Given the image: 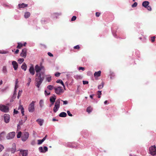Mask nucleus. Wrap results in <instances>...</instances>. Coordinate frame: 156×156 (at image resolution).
Returning <instances> with one entry per match:
<instances>
[{
	"instance_id": "obj_60",
	"label": "nucleus",
	"mask_w": 156,
	"mask_h": 156,
	"mask_svg": "<svg viewBox=\"0 0 156 156\" xmlns=\"http://www.w3.org/2000/svg\"><path fill=\"white\" fill-rule=\"evenodd\" d=\"M2 156H9V155L7 153H5L3 154Z\"/></svg>"
},
{
	"instance_id": "obj_53",
	"label": "nucleus",
	"mask_w": 156,
	"mask_h": 156,
	"mask_svg": "<svg viewBox=\"0 0 156 156\" xmlns=\"http://www.w3.org/2000/svg\"><path fill=\"white\" fill-rule=\"evenodd\" d=\"M48 54L49 56L50 57H53V54L50 52H48Z\"/></svg>"
},
{
	"instance_id": "obj_12",
	"label": "nucleus",
	"mask_w": 156,
	"mask_h": 156,
	"mask_svg": "<svg viewBox=\"0 0 156 156\" xmlns=\"http://www.w3.org/2000/svg\"><path fill=\"white\" fill-rule=\"evenodd\" d=\"M20 153L22 155V156H27L28 154V151L27 150H22L20 151Z\"/></svg>"
},
{
	"instance_id": "obj_55",
	"label": "nucleus",
	"mask_w": 156,
	"mask_h": 156,
	"mask_svg": "<svg viewBox=\"0 0 156 156\" xmlns=\"http://www.w3.org/2000/svg\"><path fill=\"white\" fill-rule=\"evenodd\" d=\"M46 137L47 136H46L42 140H41L42 143L46 140Z\"/></svg>"
},
{
	"instance_id": "obj_6",
	"label": "nucleus",
	"mask_w": 156,
	"mask_h": 156,
	"mask_svg": "<svg viewBox=\"0 0 156 156\" xmlns=\"http://www.w3.org/2000/svg\"><path fill=\"white\" fill-rule=\"evenodd\" d=\"M29 133L27 132H24L23 133L22 137V140L23 141H26L29 137Z\"/></svg>"
},
{
	"instance_id": "obj_9",
	"label": "nucleus",
	"mask_w": 156,
	"mask_h": 156,
	"mask_svg": "<svg viewBox=\"0 0 156 156\" xmlns=\"http://www.w3.org/2000/svg\"><path fill=\"white\" fill-rule=\"evenodd\" d=\"M35 68L36 72V73L40 74L41 72L39 73V72L42 69H44V67L43 66H39L38 65H37L35 66Z\"/></svg>"
},
{
	"instance_id": "obj_30",
	"label": "nucleus",
	"mask_w": 156,
	"mask_h": 156,
	"mask_svg": "<svg viewBox=\"0 0 156 156\" xmlns=\"http://www.w3.org/2000/svg\"><path fill=\"white\" fill-rule=\"evenodd\" d=\"M23 46V44L20 43H18V45L17 46V48L19 49L20 48Z\"/></svg>"
},
{
	"instance_id": "obj_59",
	"label": "nucleus",
	"mask_w": 156,
	"mask_h": 156,
	"mask_svg": "<svg viewBox=\"0 0 156 156\" xmlns=\"http://www.w3.org/2000/svg\"><path fill=\"white\" fill-rule=\"evenodd\" d=\"M18 112L17 111L15 110H14V113L15 114H17L18 113Z\"/></svg>"
},
{
	"instance_id": "obj_38",
	"label": "nucleus",
	"mask_w": 156,
	"mask_h": 156,
	"mask_svg": "<svg viewBox=\"0 0 156 156\" xmlns=\"http://www.w3.org/2000/svg\"><path fill=\"white\" fill-rule=\"evenodd\" d=\"M155 38L156 37L155 36H153L151 37V41L152 42H153L155 41Z\"/></svg>"
},
{
	"instance_id": "obj_48",
	"label": "nucleus",
	"mask_w": 156,
	"mask_h": 156,
	"mask_svg": "<svg viewBox=\"0 0 156 156\" xmlns=\"http://www.w3.org/2000/svg\"><path fill=\"white\" fill-rule=\"evenodd\" d=\"M67 114H68V115L69 116H72L73 115H72V114H71L70 113V111H67Z\"/></svg>"
},
{
	"instance_id": "obj_52",
	"label": "nucleus",
	"mask_w": 156,
	"mask_h": 156,
	"mask_svg": "<svg viewBox=\"0 0 156 156\" xmlns=\"http://www.w3.org/2000/svg\"><path fill=\"white\" fill-rule=\"evenodd\" d=\"M79 70H82L83 71H84V69H85V68L84 67H79Z\"/></svg>"
},
{
	"instance_id": "obj_43",
	"label": "nucleus",
	"mask_w": 156,
	"mask_h": 156,
	"mask_svg": "<svg viewBox=\"0 0 156 156\" xmlns=\"http://www.w3.org/2000/svg\"><path fill=\"white\" fill-rule=\"evenodd\" d=\"M31 81V79L30 78H29L28 79V82L27 83V85L29 86L30 84V82Z\"/></svg>"
},
{
	"instance_id": "obj_20",
	"label": "nucleus",
	"mask_w": 156,
	"mask_h": 156,
	"mask_svg": "<svg viewBox=\"0 0 156 156\" xmlns=\"http://www.w3.org/2000/svg\"><path fill=\"white\" fill-rule=\"evenodd\" d=\"M36 121L40 126H41L42 125L44 122V120L41 119H38L36 120Z\"/></svg>"
},
{
	"instance_id": "obj_17",
	"label": "nucleus",
	"mask_w": 156,
	"mask_h": 156,
	"mask_svg": "<svg viewBox=\"0 0 156 156\" xmlns=\"http://www.w3.org/2000/svg\"><path fill=\"white\" fill-rule=\"evenodd\" d=\"M12 148L11 151L12 153H14L16 151V144H15L13 143L12 145Z\"/></svg>"
},
{
	"instance_id": "obj_29",
	"label": "nucleus",
	"mask_w": 156,
	"mask_h": 156,
	"mask_svg": "<svg viewBox=\"0 0 156 156\" xmlns=\"http://www.w3.org/2000/svg\"><path fill=\"white\" fill-rule=\"evenodd\" d=\"M5 134V132H3L0 134V140H2V138H3Z\"/></svg>"
},
{
	"instance_id": "obj_61",
	"label": "nucleus",
	"mask_w": 156,
	"mask_h": 156,
	"mask_svg": "<svg viewBox=\"0 0 156 156\" xmlns=\"http://www.w3.org/2000/svg\"><path fill=\"white\" fill-rule=\"evenodd\" d=\"M19 52V50L18 49H17L15 52V53L17 54Z\"/></svg>"
},
{
	"instance_id": "obj_21",
	"label": "nucleus",
	"mask_w": 156,
	"mask_h": 156,
	"mask_svg": "<svg viewBox=\"0 0 156 156\" xmlns=\"http://www.w3.org/2000/svg\"><path fill=\"white\" fill-rule=\"evenodd\" d=\"M101 72L99 71L98 72H95L94 73V75L95 77H99L101 76Z\"/></svg>"
},
{
	"instance_id": "obj_3",
	"label": "nucleus",
	"mask_w": 156,
	"mask_h": 156,
	"mask_svg": "<svg viewBox=\"0 0 156 156\" xmlns=\"http://www.w3.org/2000/svg\"><path fill=\"white\" fill-rule=\"evenodd\" d=\"M60 101L59 99L55 101V106L53 108V111L55 113L60 107Z\"/></svg>"
},
{
	"instance_id": "obj_10",
	"label": "nucleus",
	"mask_w": 156,
	"mask_h": 156,
	"mask_svg": "<svg viewBox=\"0 0 156 156\" xmlns=\"http://www.w3.org/2000/svg\"><path fill=\"white\" fill-rule=\"evenodd\" d=\"M27 49L26 48H24L22 49V51L20 54L21 56L25 58L27 56Z\"/></svg>"
},
{
	"instance_id": "obj_31",
	"label": "nucleus",
	"mask_w": 156,
	"mask_h": 156,
	"mask_svg": "<svg viewBox=\"0 0 156 156\" xmlns=\"http://www.w3.org/2000/svg\"><path fill=\"white\" fill-rule=\"evenodd\" d=\"M47 88L49 90H52L53 88H54V87L52 85H48L47 86Z\"/></svg>"
},
{
	"instance_id": "obj_14",
	"label": "nucleus",
	"mask_w": 156,
	"mask_h": 156,
	"mask_svg": "<svg viewBox=\"0 0 156 156\" xmlns=\"http://www.w3.org/2000/svg\"><path fill=\"white\" fill-rule=\"evenodd\" d=\"M4 119L5 122L6 123H8L9 122L10 119L9 115L7 114H5L4 115Z\"/></svg>"
},
{
	"instance_id": "obj_49",
	"label": "nucleus",
	"mask_w": 156,
	"mask_h": 156,
	"mask_svg": "<svg viewBox=\"0 0 156 156\" xmlns=\"http://www.w3.org/2000/svg\"><path fill=\"white\" fill-rule=\"evenodd\" d=\"M61 100L63 102L64 105H66L68 103V101H64L62 100Z\"/></svg>"
},
{
	"instance_id": "obj_44",
	"label": "nucleus",
	"mask_w": 156,
	"mask_h": 156,
	"mask_svg": "<svg viewBox=\"0 0 156 156\" xmlns=\"http://www.w3.org/2000/svg\"><path fill=\"white\" fill-rule=\"evenodd\" d=\"M146 8L149 11H151L152 10V9H151V7L150 6H149L148 5L147 7H146Z\"/></svg>"
},
{
	"instance_id": "obj_54",
	"label": "nucleus",
	"mask_w": 156,
	"mask_h": 156,
	"mask_svg": "<svg viewBox=\"0 0 156 156\" xmlns=\"http://www.w3.org/2000/svg\"><path fill=\"white\" fill-rule=\"evenodd\" d=\"M46 137L47 136H46L42 140H41L42 143L46 140Z\"/></svg>"
},
{
	"instance_id": "obj_36",
	"label": "nucleus",
	"mask_w": 156,
	"mask_h": 156,
	"mask_svg": "<svg viewBox=\"0 0 156 156\" xmlns=\"http://www.w3.org/2000/svg\"><path fill=\"white\" fill-rule=\"evenodd\" d=\"M22 133L21 132H18V134H17V137L18 138H20L21 136Z\"/></svg>"
},
{
	"instance_id": "obj_33",
	"label": "nucleus",
	"mask_w": 156,
	"mask_h": 156,
	"mask_svg": "<svg viewBox=\"0 0 156 156\" xmlns=\"http://www.w3.org/2000/svg\"><path fill=\"white\" fill-rule=\"evenodd\" d=\"M2 71L3 73H6L7 72V69L6 66H4L3 67Z\"/></svg>"
},
{
	"instance_id": "obj_26",
	"label": "nucleus",
	"mask_w": 156,
	"mask_h": 156,
	"mask_svg": "<svg viewBox=\"0 0 156 156\" xmlns=\"http://www.w3.org/2000/svg\"><path fill=\"white\" fill-rule=\"evenodd\" d=\"M30 16V13L29 12H25L24 15V17L26 18H28Z\"/></svg>"
},
{
	"instance_id": "obj_16",
	"label": "nucleus",
	"mask_w": 156,
	"mask_h": 156,
	"mask_svg": "<svg viewBox=\"0 0 156 156\" xmlns=\"http://www.w3.org/2000/svg\"><path fill=\"white\" fill-rule=\"evenodd\" d=\"M56 99V97L55 96L50 97V100L51 102L52 103V105H53L54 104Z\"/></svg>"
},
{
	"instance_id": "obj_56",
	"label": "nucleus",
	"mask_w": 156,
	"mask_h": 156,
	"mask_svg": "<svg viewBox=\"0 0 156 156\" xmlns=\"http://www.w3.org/2000/svg\"><path fill=\"white\" fill-rule=\"evenodd\" d=\"M38 144H41L42 143V142L41 141V140H38Z\"/></svg>"
},
{
	"instance_id": "obj_23",
	"label": "nucleus",
	"mask_w": 156,
	"mask_h": 156,
	"mask_svg": "<svg viewBox=\"0 0 156 156\" xmlns=\"http://www.w3.org/2000/svg\"><path fill=\"white\" fill-rule=\"evenodd\" d=\"M59 116L60 117H65L66 116L67 114L65 112H62L59 114Z\"/></svg>"
},
{
	"instance_id": "obj_24",
	"label": "nucleus",
	"mask_w": 156,
	"mask_h": 156,
	"mask_svg": "<svg viewBox=\"0 0 156 156\" xmlns=\"http://www.w3.org/2000/svg\"><path fill=\"white\" fill-rule=\"evenodd\" d=\"M21 68L25 71L27 69V66L25 63H24L21 66Z\"/></svg>"
},
{
	"instance_id": "obj_15",
	"label": "nucleus",
	"mask_w": 156,
	"mask_h": 156,
	"mask_svg": "<svg viewBox=\"0 0 156 156\" xmlns=\"http://www.w3.org/2000/svg\"><path fill=\"white\" fill-rule=\"evenodd\" d=\"M29 71L30 74H31L32 75H33L35 74V71L34 70V69L33 66H31L29 69Z\"/></svg>"
},
{
	"instance_id": "obj_57",
	"label": "nucleus",
	"mask_w": 156,
	"mask_h": 156,
	"mask_svg": "<svg viewBox=\"0 0 156 156\" xmlns=\"http://www.w3.org/2000/svg\"><path fill=\"white\" fill-rule=\"evenodd\" d=\"M18 84H16V85L15 84V90H16L18 88Z\"/></svg>"
},
{
	"instance_id": "obj_42",
	"label": "nucleus",
	"mask_w": 156,
	"mask_h": 156,
	"mask_svg": "<svg viewBox=\"0 0 156 156\" xmlns=\"http://www.w3.org/2000/svg\"><path fill=\"white\" fill-rule=\"evenodd\" d=\"M44 93L46 95H48L50 94V92H47L46 90L45 91Z\"/></svg>"
},
{
	"instance_id": "obj_64",
	"label": "nucleus",
	"mask_w": 156,
	"mask_h": 156,
	"mask_svg": "<svg viewBox=\"0 0 156 156\" xmlns=\"http://www.w3.org/2000/svg\"><path fill=\"white\" fill-rule=\"evenodd\" d=\"M108 101L106 100L104 101V103L105 104H107Z\"/></svg>"
},
{
	"instance_id": "obj_8",
	"label": "nucleus",
	"mask_w": 156,
	"mask_h": 156,
	"mask_svg": "<svg viewBox=\"0 0 156 156\" xmlns=\"http://www.w3.org/2000/svg\"><path fill=\"white\" fill-rule=\"evenodd\" d=\"M62 87H58L57 88H55V92L58 94H60L61 93L64 92V90L61 89Z\"/></svg>"
},
{
	"instance_id": "obj_22",
	"label": "nucleus",
	"mask_w": 156,
	"mask_h": 156,
	"mask_svg": "<svg viewBox=\"0 0 156 156\" xmlns=\"http://www.w3.org/2000/svg\"><path fill=\"white\" fill-rule=\"evenodd\" d=\"M18 109H20L23 115H24V109L23 107L21 105H20Z\"/></svg>"
},
{
	"instance_id": "obj_62",
	"label": "nucleus",
	"mask_w": 156,
	"mask_h": 156,
	"mask_svg": "<svg viewBox=\"0 0 156 156\" xmlns=\"http://www.w3.org/2000/svg\"><path fill=\"white\" fill-rule=\"evenodd\" d=\"M18 79H17L16 80V82H15V84L16 85L18 84Z\"/></svg>"
},
{
	"instance_id": "obj_13",
	"label": "nucleus",
	"mask_w": 156,
	"mask_h": 156,
	"mask_svg": "<svg viewBox=\"0 0 156 156\" xmlns=\"http://www.w3.org/2000/svg\"><path fill=\"white\" fill-rule=\"evenodd\" d=\"M12 65L15 70L17 69L18 67L17 63L15 61H13L12 62Z\"/></svg>"
},
{
	"instance_id": "obj_45",
	"label": "nucleus",
	"mask_w": 156,
	"mask_h": 156,
	"mask_svg": "<svg viewBox=\"0 0 156 156\" xmlns=\"http://www.w3.org/2000/svg\"><path fill=\"white\" fill-rule=\"evenodd\" d=\"M60 73L58 72H57L55 74V75L56 77H58L60 76Z\"/></svg>"
},
{
	"instance_id": "obj_7",
	"label": "nucleus",
	"mask_w": 156,
	"mask_h": 156,
	"mask_svg": "<svg viewBox=\"0 0 156 156\" xmlns=\"http://www.w3.org/2000/svg\"><path fill=\"white\" fill-rule=\"evenodd\" d=\"M15 132H12L9 133L6 136V138L8 140L12 139L14 137L15 135Z\"/></svg>"
},
{
	"instance_id": "obj_4",
	"label": "nucleus",
	"mask_w": 156,
	"mask_h": 156,
	"mask_svg": "<svg viewBox=\"0 0 156 156\" xmlns=\"http://www.w3.org/2000/svg\"><path fill=\"white\" fill-rule=\"evenodd\" d=\"M35 103V101H32L29 105L28 109L30 112H32L34 111Z\"/></svg>"
},
{
	"instance_id": "obj_5",
	"label": "nucleus",
	"mask_w": 156,
	"mask_h": 156,
	"mask_svg": "<svg viewBox=\"0 0 156 156\" xmlns=\"http://www.w3.org/2000/svg\"><path fill=\"white\" fill-rule=\"evenodd\" d=\"M0 110L3 112H9V108L7 106L0 105Z\"/></svg>"
},
{
	"instance_id": "obj_32",
	"label": "nucleus",
	"mask_w": 156,
	"mask_h": 156,
	"mask_svg": "<svg viewBox=\"0 0 156 156\" xmlns=\"http://www.w3.org/2000/svg\"><path fill=\"white\" fill-rule=\"evenodd\" d=\"M92 108L91 107H88L87 109V111L89 113H90L92 111Z\"/></svg>"
},
{
	"instance_id": "obj_34",
	"label": "nucleus",
	"mask_w": 156,
	"mask_h": 156,
	"mask_svg": "<svg viewBox=\"0 0 156 156\" xmlns=\"http://www.w3.org/2000/svg\"><path fill=\"white\" fill-rule=\"evenodd\" d=\"M24 60L23 58H19L18 61L19 63L21 64L23 62Z\"/></svg>"
},
{
	"instance_id": "obj_19",
	"label": "nucleus",
	"mask_w": 156,
	"mask_h": 156,
	"mask_svg": "<svg viewBox=\"0 0 156 156\" xmlns=\"http://www.w3.org/2000/svg\"><path fill=\"white\" fill-rule=\"evenodd\" d=\"M149 2L147 1H145L143 2L142 4V6L145 8L147 7L149 5Z\"/></svg>"
},
{
	"instance_id": "obj_11",
	"label": "nucleus",
	"mask_w": 156,
	"mask_h": 156,
	"mask_svg": "<svg viewBox=\"0 0 156 156\" xmlns=\"http://www.w3.org/2000/svg\"><path fill=\"white\" fill-rule=\"evenodd\" d=\"M44 150H43V148L42 147H40L39 148V151L41 152L45 153L48 151V148L47 147H44Z\"/></svg>"
},
{
	"instance_id": "obj_39",
	"label": "nucleus",
	"mask_w": 156,
	"mask_h": 156,
	"mask_svg": "<svg viewBox=\"0 0 156 156\" xmlns=\"http://www.w3.org/2000/svg\"><path fill=\"white\" fill-rule=\"evenodd\" d=\"M4 149V146L2 144H0V152Z\"/></svg>"
},
{
	"instance_id": "obj_63",
	"label": "nucleus",
	"mask_w": 156,
	"mask_h": 156,
	"mask_svg": "<svg viewBox=\"0 0 156 156\" xmlns=\"http://www.w3.org/2000/svg\"><path fill=\"white\" fill-rule=\"evenodd\" d=\"M94 95V94L91 95H90V98H91L92 99H93V96Z\"/></svg>"
},
{
	"instance_id": "obj_40",
	"label": "nucleus",
	"mask_w": 156,
	"mask_h": 156,
	"mask_svg": "<svg viewBox=\"0 0 156 156\" xmlns=\"http://www.w3.org/2000/svg\"><path fill=\"white\" fill-rule=\"evenodd\" d=\"M137 5V3L136 2H135L132 5V7L133 8L136 7Z\"/></svg>"
},
{
	"instance_id": "obj_47",
	"label": "nucleus",
	"mask_w": 156,
	"mask_h": 156,
	"mask_svg": "<svg viewBox=\"0 0 156 156\" xmlns=\"http://www.w3.org/2000/svg\"><path fill=\"white\" fill-rule=\"evenodd\" d=\"M21 93H22V91H20V90H19V92L18 94V96H17L18 98H19V97L21 96Z\"/></svg>"
},
{
	"instance_id": "obj_41",
	"label": "nucleus",
	"mask_w": 156,
	"mask_h": 156,
	"mask_svg": "<svg viewBox=\"0 0 156 156\" xmlns=\"http://www.w3.org/2000/svg\"><path fill=\"white\" fill-rule=\"evenodd\" d=\"M76 16H73L72 17L71 20V21H75L76 20Z\"/></svg>"
},
{
	"instance_id": "obj_28",
	"label": "nucleus",
	"mask_w": 156,
	"mask_h": 156,
	"mask_svg": "<svg viewBox=\"0 0 156 156\" xmlns=\"http://www.w3.org/2000/svg\"><path fill=\"white\" fill-rule=\"evenodd\" d=\"M56 82L57 83H60L61 84H62V85L64 87H65V85H64V84L63 82V81H62V80H58L57 81H56Z\"/></svg>"
},
{
	"instance_id": "obj_18",
	"label": "nucleus",
	"mask_w": 156,
	"mask_h": 156,
	"mask_svg": "<svg viewBox=\"0 0 156 156\" xmlns=\"http://www.w3.org/2000/svg\"><path fill=\"white\" fill-rule=\"evenodd\" d=\"M27 4H24L23 3L22 4H19L18 5L19 9H20L21 8L27 7Z\"/></svg>"
},
{
	"instance_id": "obj_51",
	"label": "nucleus",
	"mask_w": 156,
	"mask_h": 156,
	"mask_svg": "<svg viewBox=\"0 0 156 156\" xmlns=\"http://www.w3.org/2000/svg\"><path fill=\"white\" fill-rule=\"evenodd\" d=\"M83 84L84 85L88 84V82L86 81H83Z\"/></svg>"
},
{
	"instance_id": "obj_27",
	"label": "nucleus",
	"mask_w": 156,
	"mask_h": 156,
	"mask_svg": "<svg viewBox=\"0 0 156 156\" xmlns=\"http://www.w3.org/2000/svg\"><path fill=\"white\" fill-rule=\"evenodd\" d=\"M104 83L103 82H102L101 84L99 85L98 86V89H101L103 88L104 87Z\"/></svg>"
},
{
	"instance_id": "obj_25",
	"label": "nucleus",
	"mask_w": 156,
	"mask_h": 156,
	"mask_svg": "<svg viewBox=\"0 0 156 156\" xmlns=\"http://www.w3.org/2000/svg\"><path fill=\"white\" fill-rule=\"evenodd\" d=\"M46 76V80L48 82H50L51 80V76L50 75Z\"/></svg>"
},
{
	"instance_id": "obj_1",
	"label": "nucleus",
	"mask_w": 156,
	"mask_h": 156,
	"mask_svg": "<svg viewBox=\"0 0 156 156\" xmlns=\"http://www.w3.org/2000/svg\"><path fill=\"white\" fill-rule=\"evenodd\" d=\"M44 78V72L41 71L40 74L36 73L35 78V85L39 88Z\"/></svg>"
},
{
	"instance_id": "obj_35",
	"label": "nucleus",
	"mask_w": 156,
	"mask_h": 156,
	"mask_svg": "<svg viewBox=\"0 0 156 156\" xmlns=\"http://www.w3.org/2000/svg\"><path fill=\"white\" fill-rule=\"evenodd\" d=\"M101 91H98L97 92V94L98 95V98H100L101 97Z\"/></svg>"
},
{
	"instance_id": "obj_50",
	"label": "nucleus",
	"mask_w": 156,
	"mask_h": 156,
	"mask_svg": "<svg viewBox=\"0 0 156 156\" xmlns=\"http://www.w3.org/2000/svg\"><path fill=\"white\" fill-rule=\"evenodd\" d=\"M100 13L99 12H96L95 14L96 16L97 17H99L100 16Z\"/></svg>"
},
{
	"instance_id": "obj_58",
	"label": "nucleus",
	"mask_w": 156,
	"mask_h": 156,
	"mask_svg": "<svg viewBox=\"0 0 156 156\" xmlns=\"http://www.w3.org/2000/svg\"><path fill=\"white\" fill-rule=\"evenodd\" d=\"M0 53L1 54H5L6 53V52L5 51H0Z\"/></svg>"
},
{
	"instance_id": "obj_2",
	"label": "nucleus",
	"mask_w": 156,
	"mask_h": 156,
	"mask_svg": "<svg viewBox=\"0 0 156 156\" xmlns=\"http://www.w3.org/2000/svg\"><path fill=\"white\" fill-rule=\"evenodd\" d=\"M150 153L151 155L154 156L156 155V147L155 145L152 146L149 148Z\"/></svg>"
},
{
	"instance_id": "obj_46",
	"label": "nucleus",
	"mask_w": 156,
	"mask_h": 156,
	"mask_svg": "<svg viewBox=\"0 0 156 156\" xmlns=\"http://www.w3.org/2000/svg\"><path fill=\"white\" fill-rule=\"evenodd\" d=\"M75 49H79L80 48V47L79 45H76L74 47Z\"/></svg>"
},
{
	"instance_id": "obj_37",
	"label": "nucleus",
	"mask_w": 156,
	"mask_h": 156,
	"mask_svg": "<svg viewBox=\"0 0 156 156\" xmlns=\"http://www.w3.org/2000/svg\"><path fill=\"white\" fill-rule=\"evenodd\" d=\"M43 101L42 100H41L39 102V104L40 106L41 107H42L43 106Z\"/></svg>"
}]
</instances>
